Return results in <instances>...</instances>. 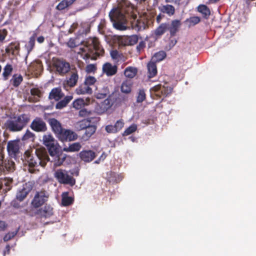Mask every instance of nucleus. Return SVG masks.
<instances>
[{
    "label": "nucleus",
    "mask_w": 256,
    "mask_h": 256,
    "mask_svg": "<svg viewBox=\"0 0 256 256\" xmlns=\"http://www.w3.org/2000/svg\"><path fill=\"white\" fill-rule=\"evenodd\" d=\"M84 100L82 98H78L74 101L73 107L76 110L81 109L85 105Z\"/></svg>",
    "instance_id": "c9c22d12"
},
{
    "label": "nucleus",
    "mask_w": 256,
    "mask_h": 256,
    "mask_svg": "<svg viewBox=\"0 0 256 256\" xmlns=\"http://www.w3.org/2000/svg\"><path fill=\"white\" fill-rule=\"evenodd\" d=\"M36 38V34L34 33L33 35L30 38L28 42L26 44V48L27 50V55L26 56L25 60L26 62V58H28V54L34 48L35 44V40Z\"/></svg>",
    "instance_id": "393cba45"
},
{
    "label": "nucleus",
    "mask_w": 256,
    "mask_h": 256,
    "mask_svg": "<svg viewBox=\"0 0 256 256\" xmlns=\"http://www.w3.org/2000/svg\"><path fill=\"white\" fill-rule=\"evenodd\" d=\"M138 72V69L135 67L129 66L124 70V76L128 78H132L135 76Z\"/></svg>",
    "instance_id": "c85d7f7f"
},
{
    "label": "nucleus",
    "mask_w": 256,
    "mask_h": 256,
    "mask_svg": "<svg viewBox=\"0 0 256 256\" xmlns=\"http://www.w3.org/2000/svg\"><path fill=\"white\" fill-rule=\"evenodd\" d=\"M106 130L108 133H116V129L114 126L108 125L106 126Z\"/></svg>",
    "instance_id": "3c124183"
},
{
    "label": "nucleus",
    "mask_w": 256,
    "mask_h": 256,
    "mask_svg": "<svg viewBox=\"0 0 256 256\" xmlns=\"http://www.w3.org/2000/svg\"><path fill=\"white\" fill-rule=\"evenodd\" d=\"M32 186L29 184H26L22 188H20L16 194V199L22 202L26 197L28 194L32 190Z\"/></svg>",
    "instance_id": "9d476101"
},
{
    "label": "nucleus",
    "mask_w": 256,
    "mask_h": 256,
    "mask_svg": "<svg viewBox=\"0 0 256 256\" xmlns=\"http://www.w3.org/2000/svg\"><path fill=\"white\" fill-rule=\"evenodd\" d=\"M96 127L94 126H88L85 129V132L82 136V138L88 140L96 132Z\"/></svg>",
    "instance_id": "a878e982"
},
{
    "label": "nucleus",
    "mask_w": 256,
    "mask_h": 256,
    "mask_svg": "<svg viewBox=\"0 0 256 256\" xmlns=\"http://www.w3.org/2000/svg\"><path fill=\"white\" fill-rule=\"evenodd\" d=\"M146 99V94L144 90H138V96L136 97L137 102L140 103L142 102Z\"/></svg>",
    "instance_id": "a19ab883"
},
{
    "label": "nucleus",
    "mask_w": 256,
    "mask_h": 256,
    "mask_svg": "<svg viewBox=\"0 0 256 256\" xmlns=\"http://www.w3.org/2000/svg\"><path fill=\"white\" fill-rule=\"evenodd\" d=\"M72 96H68L64 97V98L58 102L56 106V109H61L65 107L67 104L72 100Z\"/></svg>",
    "instance_id": "7c9ffc66"
},
{
    "label": "nucleus",
    "mask_w": 256,
    "mask_h": 256,
    "mask_svg": "<svg viewBox=\"0 0 256 256\" xmlns=\"http://www.w3.org/2000/svg\"><path fill=\"white\" fill-rule=\"evenodd\" d=\"M166 56V54L164 52L160 51L156 54L153 56L152 60L156 62H160L164 60Z\"/></svg>",
    "instance_id": "4c0bfd02"
},
{
    "label": "nucleus",
    "mask_w": 256,
    "mask_h": 256,
    "mask_svg": "<svg viewBox=\"0 0 256 256\" xmlns=\"http://www.w3.org/2000/svg\"><path fill=\"white\" fill-rule=\"evenodd\" d=\"M6 250L4 251V255L5 256L6 254L7 253V254H9V252H10V246L9 245H7L6 246Z\"/></svg>",
    "instance_id": "e2e57ef3"
},
{
    "label": "nucleus",
    "mask_w": 256,
    "mask_h": 256,
    "mask_svg": "<svg viewBox=\"0 0 256 256\" xmlns=\"http://www.w3.org/2000/svg\"><path fill=\"white\" fill-rule=\"evenodd\" d=\"M64 161V159L60 160V158H58L57 160H55L54 162V165L55 166H60Z\"/></svg>",
    "instance_id": "13d9d810"
},
{
    "label": "nucleus",
    "mask_w": 256,
    "mask_h": 256,
    "mask_svg": "<svg viewBox=\"0 0 256 256\" xmlns=\"http://www.w3.org/2000/svg\"><path fill=\"white\" fill-rule=\"evenodd\" d=\"M96 70V67L94 64H88L86 68V72L88 73L94 72Z\"/></svg>",
    "instance_id": "603ef678"
},
{
    "label": "nucleus",
    "mask_w": 256,
    "mask_h": 256,
    "mask_svg": "<svg viewBox=\"0 0 256 256\" xmlns=\"http://www.w3.org/2000/svg\"><path fill=\"white\" fill-rule=\"evenodd\" d=\"M110 56L112 59L118 60L120 56V54L116 50H113L110 52Z\"/></svg>",
    "instance_id": "09e8293b"
},
{
    "label": "nucleus",
    "mask_w": 256,
    "mask_h": 256,
    "mask_svg": "<svg viewBox=\"0 0 256 256\" xmlns=\"http://www.w3.org/2000/svg\"><path fill=\"white\" fill-rule=\"evenodd\" d=\"M188 21L191 24L195 25L200 22V18L198 16H192Z\"/></svg>",
    "instance_id": "8fccbe9b"
},
{
    "label": "nucleus",
    "mask_w": 256,
    "mask_h": 256,
    "mask_svg": "<svg viewBox=\"0 0 256 256\" xmlns=\"http://www.w3.org/2000/svg\"><path fill=\"white\" fill-rule=\"evenodd\" d=\"M181 0H166V2H172L179 4Z\"/></svg>",
    "instance_id": "680f3d73"
},
{
    "label": "nucleus",
    "mask_w": 256,
    "mask_h": 256,
    "mask_svg": "<svg viewBox=\"0 0 256 256\" xmlns=\"http://www.w3.org/2000/svg\"><path fill=\"white\" fill-rule=\"evenodd\" d=\"M28 70L30 72L40 73L42 70V65L40 61H34L32 62L28 66Z\"/></svg>",
    "instance_id": "f3484780"
},
{
    "label": "nucleus",
    "mask_w": 256,
    "mask_h": 256,
    "mask_svg": "<svg viewBox=\"0 0 256 256\" xmlns=\"http://www.w3.org/2000/svg\"><path fill=\"white\" fill-rule=\"evenodd\" d=\"M102 71L108 76H112L116 73L117 66H113L110 63L107 62L103 65Z\"/></svg>",
    "instance_id": "dca6fc26"
},
{
    "label": "nucleus",
    "mask_w": 256,
    "mask_h": 256,
    "mask_svg": "<svg viewBox=\"0 0 256 256\" xmlns=\"http://www.w3.org/2000/svg\"><path fill=\"white\" fill-rule=\"evenodd\" d=\"M69 6L64 0H62L56 6V8L58 10H63L67 7Z\"/></svg>",
    "instance_id": "de8ad7c7"
},
{
    "label": "nucleus",
    "mask_w": 256,
    "mask_h": 256,
    "mask_svg": "<svg viewBox=\"0 0 256 256\" xmlns=\"http://www.w3.org/2000/svg\"><path fill=\"white\" fill-rule=\"evenodd\" d=\"M54 176L60 184H67L71 186L76 184L75 179L69 175L68 172L66 170L58 169L55 172Z\"/></svg>",
    "instance_id": "423d86ee"
},
{
    "label": "nucleus",
    "mask_w": 256,
    "mask_h": 256,
    "mask_svg": "<svg viewBox=\"0 0 256 256\" xmlns=\"http://www.w3.org/2000/svg\"><path fill=\"white\" fill-rule=\"evenodd\" d=\"M7 35L6 30H0V42H2Z\"/></svg>",
    "instance_id": "864d4df0"
},
{
    "label": "nucleus",
    "mask_w": 256,
    "mask_h": 256,
    "mask_svg": "<svg viewBox=\"0 0 256 256\" xmlns=\"http://www.w3.org/2000/svg\"><path fill=\"white\" fill-rule=\"evenodd\" d=\"M67 45L70 48H73L76 46V44L74 40L70 38L67 42Z\"/></svg>",
    "instance_id": "6e6d98bb"
},
{
    "label": "nucleus",
    "mask_w": 256,
    "mask_h": 256,
    "mask_svg": "<svg viewBox=\"0 0 256 256\" xmlns=\"http://www.w3.org/2000/svg\"><path fill=\"white\" fill-rule=\"evenodd\" d=\"M181 26V22L180 20H174L171 22V24L170 25L168 24V30L172 36H174L178 32L180 26Z\"/></svg>",
    "instance_id": "a211bd4d"
},
{
    "label": "nucleus",
    "mask_w": 256,
    "mask_h": 256,
    "mask_svg": "<svg viewBox=\"0 0 256 256\" xmlns=\"http://www.w3.org/2000/svg\"><path fill=\"white\" fill-rule=\"evenodd\" d=\"M64 94L62 92V90L60 88H53L50 94L49 98L51 100L54 99L55 100H58L64 96Z\"/></svg>",
    "instance_id": "aec40b11"
},
{
    "label": "nucleus",
    "mask_w": 256,
    "mask_h": 256,
    "mask_svg": "<svg viewBox=\"0 0 256 256\" xmlns=\"http://www.w3.org/2000/svg\"><path fill=\"white\" fill-rule=\"evenodd\" d=\"M160 20H161V16H160V15L158 16L157 18H156V20H157L158 22H160Z\"/></svg>",
    "instance_id": "774afa93"
},
{
    "label": "nucleus",
    "mask_w": 256,
    "mask_h": 256,
    "mask_svg": "<svg viewBox=\"0 0 256 256\" xmlns=\"http://www.w3.org/2000/svg\"><path fill=\"white\" fill-rule=\"evenodd\" d=\"M158 8L162 12L166 14L169 16H172L175 12L174 8L170 4L161 6H159Z\"/></svg>",
    "instance_id": "412c9836"
},
{
    "label": "nucleus",
    "mask_w": 256,
    "mask_h": 256,
    "mask_svg": "<svg viewBox=\"0 0 256 256\" xmlns=\"http://www.w3.org/2000/svg\"><path fill=\"white\" fill-rule=\"evenodd\" d=\"M52 68L56 73L64 76L70 70V64L63 59L55 58L52 61Z\"/></svg>",
    "instance_id": "0eeeda50"
},
{
    "label": "nucleus",
    "mask_w": 256,
    "mask_h": 256,
    "mask_svg": "<svg viewBox=\"0 0 256 256\" xmlns=\"http://www.w3.org/2000/svg\"><path fill=\"white\" fill-rule=\"evenodd\" d=\"M19 144L16 140L10 141L7 144V150L9 155L14 157L19 152Z\"/></svg>",
    "instance_id": "4468645a"
},
{
    "label": "nucleus",
    "mask_w": 256,
    "mask_h": 256,
    "mask_svg": "<svg viewBox=\"0 0 256 256\" xmlns=\"http://www.w3.org/2000/svg\"><path fill=\"white\" fill-rule=\"evenodd\" d=\"M168 24H162L155 30V34L156 36H162L168 30Z\"/></svg>",
    "instance_id": "473e14b6"
},
{
    "label": "nucleus",
    "mask_w": 256,
    "mask_h": 256,
    "mask_svg": "<svg viewBox=\"0 0 256 256\" xmlns=\"http://www.w3.org/2000/svg\"><path fill=\"white\" fill-rule=\"evenodd\" d=\"M66 2V3H67V4L68 5V6H70L71 4H72L74 2H75L76 0H64Z\"/></svg>",
    "instance_id": "69168bd1"
},
{
    "label": "nucleus",
    "mask_w": 256,
    "mask_h": 256,
    "mask_svg": "<svg viewBox=\"0 0 256 256\" xmlns=\"http://www.w3.org/2000/svg\"><path fill=\"white\" fill-rule=\"evenodd\" d=\"M30 120L28 115L22 114L7 120L5 125L10 131L19 132L26 125Z\"/></svg>",
    "instance_id": "39448f33"
},
{
    "label": "nucleus",
    "mask_w": 256,
    "mask_h": 256,
    "mask_svg": "<svg viewBox=\"0 0 256 256\" xmlns=\"http://www.w3.org/2000/svg\"><path fill=\"white\" fill-rule=\"evenodd\" d=\"M88 115V112L85 109L80 110L79 116H85Z\"/></svg>",
    "instance_id": "052dcab7"
},
{
    "label": "nucleus",
    "mask_w": 256,
    "mask_h": 256,
    "mask_svg": "<svg viewBox=\"0 0 256 256\" xmlns=\"http://www.w3.org/2000/svg\"><path fill=\"white\" fill-rule=\"evenodd\" d=\"M24 156L28 164V170L30 173H35L38 170L39 166L44 167L50 158L44 148H34L31 151L25 152Z\"/></svg>",
    "instance_id": "f257e3e1"
},
{
    "label": "nucleus",
    "mask_w": 256,
    "mask_h": 256,
    "mask_svg": "<svg viewBox=\"0 0 256 256\" xmlns=\"http://www.w3.org/2000/svg\"><path fill=\"white\" fill-rule=\"evenodd\" d=\"M22 80V77L21 75L15 74L11 80V82L14 86L17 87L20 84Z\"/></svg>",
    "instance_id": "e433bc0d"
},
{
    "label": "nucleus",
    "mask_w": 256,
    "mask_h": 256,
    "mask_svg": "<svg viewBox=\"0 0 256 256\" xmlns=\"http://www.w3.org/2000/svg\"><path fill=\"white\" fill-rule=\"evenodd\" d=\"M42 141L47 147L50 155L54 156L57 153L58 144L54 137L50 134H46L43 136Z\"/></svg>",
    "instance_id": "6e6552de"
},
{
    "label": "nucleus",
    "mask_w": 256,
    "mask_h": 256,
    "mask_svg": "<svg viewBox=\"0 0 256 256\" xmlns=\"http://www.w3.org/2000/svg\"><path fill=\"white\" fill-rule=\"evenodd\" d=\"M8 227V224L6 222L0 220V231H4Z\"/></svg>",
    "instance_id": "5fc2aeb1"
},
{
    "label": "nucleus",
    "mask_w": 256,
    "mask_h": 256,
    "mask_svg": "<svg viewBox=\"0 0 256 256\" xmlns=\"http://www.w3.org/2000/svg\"><path fill=\"white\" fill-rule=\"evenodd\" d=\"M75 92L77 94H92V88L86 85L84 82L78 87Z\"/></svg>",
    "instance_id": "6ab92c4d"
},
{
    "label": "nucleus",
    "mask_w": 256,
    "mask_h": 256,
    "mask_svg": "<svg viewBox=\"0 0 256 256\" xmlns=\"http://www.w3.org/2000/svg\"><path fill=\"white\" fill-rule=\"evenodd\" d=\"M96 79L92 76H87L86 77L84 82L89 87L94 85L96 82Z\"/></svg>",
    "instance_id": "ea45409f"
},
{
    "label": "nucleus",
    "mask_w": 256,
    "mask_h": 256,
    "mask_svg": "<svg viewBox=\"0 0 256 256\" xmlns=\"http://www.w3.org/2000/svg\"><path fill=\"white\" fill-rule=\"evenodd\" d=\"M125 44L132 46L138 42V36L132 35L125 38Z\"/></svg>",
    "instance_id": "f704fd0d"
},
{
    "label": "nucleus",
    "mask_w": 256,
    "mask_h": 256,
    "mask_svg": "<svg viewBox=\"0 0 256 256\" xmlns=\"http://www.w3.org/2000/svg\"><path fill=\"white\" fill-rule=\"evenodd\" d=\"M34 135L29 130H27L22 138V140H33L34 139Z\"/></svg>",
    "instance_id": "37998d69"
},
{
    "label": "nucleus",
    "mask_w": 256,
    "mask_h": 256,
    "mask_svg": "<svg viewBox=\"0 0 256 256\" xmlns=\"http://www.w3.org/2000/svg\"><path fill=\"white\" fill-rule=\"evenodd\" d=\"M96 92H95V96L98 99H102L105 98L109 94L110 91L107 85L102 86L98 84L96 87Z\"/></svg>",
    "instance_id": "f8f14e48"
},
{
    "label": "nucleus",
    "mask_w": 256,
    "mask_h": 256,
    "mask_svg": "<svg viewBox=\"0 0 256 256\" xmlns=\"http://www.w3.org/2000/svg\"><path fill=\"white\" fill-rule=\"evenodd\" d=\"M137 129V126L136 124H132L124 132V135L128 136L134 132Z\"/></svg>",
    "instance_id": "79ce46f5"
},
{
    "label": "nucleus",
    "mask_w": 256,
    "mask_h": 256,
    "mask_svg": "<svg viewBox=\"0 0 256 256\" xmlns=\"http://www.w3.org/2000/svg\"><path fill=\"white\" fill-rule=\"evenodd\" d=\"M197 9L198 11L202 14L205 17L210 15V10L206 5L200 4L198 6Z\"/></svg>",
    "instance_id": "72a5a7b5"
},
{
    "label": "nucleus",
    "mask_w": 256,
    "mask_h": 256,
    "mask_svg": "<svg viewBox=\"0 0 256 256\" xmlns=\"http://www.w3.org/2000/svg\"><path fill=\"white\" fill-rule=\"evenodd\" d=\"M30 128L34 130L40 132H44L46 130V124L40 118H36L32 122Z\"/></svg>",
    "instance_id": "9b49d317"
},
{
    "label": "nucleus",
    "mask_w": 256,
    "mask_h": 256,
    "mask_svg": "<svg viewBox=\"0 0 256 256\" xmlns=\"http://www.w3.org/2000/svg\"><path fill=\"white\" fill-rule=\"evenodd\" d=\"M94 52L96 53L102 52L103 50H101L99 42L97 38H90L86 41L84 44L80 48V51L78 52L80 54L81 57L84 60H88L91 57V54Z\"/></svg>",
    "instance_id": "20e7f679"
},
{
    "label": "nucleus",
    "mask_w": 256,
    "mask_h": 256,
    "mask_svg": "<svg viewBox=\"0 0 256 256\" xmlns=\"http://www.w3.org/2000/svg\"><path fill=\"white\" fill-rule=\"evenodd\" d=\"M132 82L131 80L124 81L121 85L120 90L122 92L128 94L131 92Z\"/></svg>",
    "instance_id": "b1692460"
},
{
    "label": "nucleus",
    "mask_w": 256,
    "mask_h": 256,
    "mask_svg": "<svg viewBox=\"0 0 256 256\" xmlns=\"http://www.w3.org/2000/svg\"><path fill=\"white\" fill-rule=\"evenodd\" d=\"M82 146L79 142H74L70 144L68 147L64 148V151L66 152H76L80 150Z\"/></svg>",
    "instance_id": "cd10ccee"
},
{
    "label": "nucleus",
    "mask_w": 256,
    "mask_h": 256,
    "mask_svg": "<svg viewBox=\"0 0 256 256\" xmlns=\"http://www.w3.org/2000/svg\"><path fill=\"white\" fill-rule=\"evenodd\" d=\"M13 70V67L10 64H6L4 68V72H2V76L4 80H7L11 74Z\"/></svg>",
    "instance_id": "2f4dec72"
},
{
    "label": "nucleus",
    "mask_w": 256,
    "mask_h": 256,
    "mask_svg": "<svg viewBox=\"0 0 256 256\" xmlns=\"http://www.w3.org/2000/svg\"><path fill=\"white\" fill-rule=\"evenodd\" d=\"M144 46H145V43L144 42H141L139 43L138 45L137 46L136 48L138 51H140Z\"/></svg>",
    "instance_id": "bf43d9fd"
},
{
    "label": "nucleus",
    "mask_w": 256,
    "mask_h": 256,
    "mask_svg": "<svg viewBox=\"0 0 256 256\" xmlns=\"http://www.w3.org/2000/svg\"><path fill=\"white\" fill-rule=\"evenodd\" d=\"M220 0H209V4H214L218 2Z\"/></svg>",
    "instance_id": "338daca9"
},
{
    "label": "nucleus",
    "mask_w": 256,
    "mask_h": 256,
    "mask_svg": "<svg viewBox=\"0 0 256 256\" xmlns=\"http://www.w3.org/2000/svg\"><path fill=\"white\" fill-rule=\"evenodd\" d=\"M129 9L127 2L120 0L117 6L110 12V18L115 28L120 30H126L127 28L126 14Z\"/></svg>",
    "instance_id": "f03ea898"
},
{
    "label": "nucleus",
    "mask_w": 256,
    "mask_h": 256,
    "mask_svg": "<svg viewBox=\"0 0 256 256\" xmlns=\"http://www.w3.org/2000/svg\"><path fill=\"white\" fill-rule=\"evenodd\" d=\"M152 90L156 92H160L164 95H167L171 92L172 89L170 88H166L164 86L162 85H157L152 88Z\"/></svg>",
    "instance_id": "c756f323"
},
{
    "label": "nucleus",
    "mask_w": 256,
    "mask_h": 256,
    "mask_svg": "<svg viewBox=\"0 0 256 256\" xmlns=\"http://www.w3.org/2000/svg\"><path fill=\"white\" fill-rule=\"evenodd\" d=\"M18 231V229L14 232H8L4 236V242H8L9 240H11L16 235Z\"/></svg>",
    "instance_id": "c03bdc74"
},
{
    "label": "nucleus",
    "mask_w": 256,
    "mask_h": 256,
    "mask_svg": "<svg viewBox=\"0 0 256 256\" xmlns=\"http://www.w3.org/2000/svg\"><path fill=\"white\" fill-rule=\"evenodd\" d=\"M48 122L58 138L62 141H72L77 138L76 134L70 130L62 128L61 124L55 118H50Z\"/></svg>",
    "instance_id": "7ed1b4c3"
},
{
    "label": "nucleus",
    "mask_w": 256,
    "mask_h": 256,
    "mask_svg": "<svg viewBox=\"0 0 256 256\" xmlns=\"http://www.w3.org/2000/svg\"><path fill=\"white\" fill-rule=\"evenodd\" d=\"M148 76L149 78H153L157 74L156 66L154 62H150L147 64Z\"/></svg>",
    "instance_id": "5701e85b"
},
{
    "label": "nucleus",
    "mask_w": 256,
    "mask_h": 256,
    "mask_svg": "<svg viewBox=\"0 0 256 256\" xmlns=\"http://www.w3.org/2000/svg\"><path fill=\"white\" fill-rule=\"evenodd\" d=\"M48 196L44 192H37L31 202V205L34 208L42 206L46 200Z\"/></svg>",
    "instance_id": "1a4fd4ad"
},
{
    "label": "nucleus",
    "mask_w": 256,
    "mask_h": 256,
    "mask_svg": "<svg viewBox=\"0 0 256 256\" xmlns=\"http://www.w3.org/2000/svg\"><path fill=\"white\" fill-rule=\"evenodd\" d=\"M30 92L32 94L33 96H40V91L36 88L32 89Z\"/></svg>",
    "instance_id": "4d7b16f0"
},
{
    "label": "nucleus",
    "mask_w": 256,
    "mask_h": 256,
    "mask_svg": "<svg viewBox=\"0 0 256 256\" xmlns=\"http://www.w3.org/2000/svg\"><path fill=\"white\" fill-rule=\"evenodd\" d=\"M78 76L76 72H72L70 77L67 80V84L70 87L75 86L78 82Z\"/></svg>",
    "instance_id": "bb28decb"
},
{
    "label": "nucleus",
    "mask_w": 256,
    "mask_h": 256,
    "mask_svg": "<svg viewBox=\"0 0 256 256\" xmlns=\"http://www.w3.org/2000/svg\"><path fill=\"white\" fill-rule=\"evenodd\" d=\"M90 125V122L86 120H82L76 124V128L79 130L86 129Z\"/></svg>",
    "instance_id": "58836bf2"
},
{
    "label": "nucleus",
    "mask_w": 256,
    "mask_h": 256,
    "mask_svg": "<svg viewBox=\"0 0 256 256\" xmlns=\"http://www.w3.org/2000/svg\"><path fill=\"white\" fill-rule=\"evenodd\" d=\"M73 200L71 197L64 196L62 198V204L64 206L70 204L72 202Z\"/></svg>",
    "instance_id": "a18cd8bd"
},
{
    "label": "nucleus",
    "mask_w": 256,
    "mask_h": 256,
    "mask_svg": "<svg viewBox=\"0 0 256 256\" xmlns=\"http://www.w3.org/2000/svg\"><path fill=\"white\" fill-rule=\"evenodd\" d=\"M80 158L85 162H90L96 157L94 152L92 150H82L80 153Z\"/></svg>",
    "instance_id": "2eb2a0df"
},
{
    "label": "nucleus",
    "mask_w": 256,
    "mask_h": 256,
    "mask_svg": "<svg viewBox=\"0 0 256 256\" xmlns=\"http://www.w3.org/2000/svg\"><path fill=\"white\" fill-rule=\"evenodd\" d=\"M44 37L42 36H39L38 38H37V40L38 42H39V43H42L44 42Z\"/></svg>",
    "instance_id": "0e129e2a"
},
{
    "label": "nucleus",
    "mask_w": 256,
    "mask_h": 256,
    "mask_svg": "<svg viewBox=\"0 0 256 256\" xmlns=\"http://www.w3.org/2000/svg\"><path fill=\"white\" fill-rule=\"evenodd\" d=\"M52 214V208L50 206L46 205L38 210V214L44 218L49 217Z\"/></svg>",
    "instance_id": "4be33fe9"
},
{
    "label": "nucleus",
    "mask_w": 256,
    "mask_h": 256,
    "mask_svg": "<svg viewBox=\"0 0 256 256\" xmlns=\"http://www.w3.org/2000/svg\"><path fill=\"white\" fill-rule=\"evenodd\" d=\"M124 122L122 120H118L114 125L116 132H118L120 130L124 127Z\"/></svg>",
    "instance_id": "49530a36"
},
{
    "label": "nucleus",
    "mask_w": 256,
    "mask_h": 256,
    "mask_svg": "<svg viewBox=\"0 0 256 256\" xmlns=\"http://www.w3.org/2000/svg\"><path fill=\"white\" fill-rule=\"evenodd\" d=\"M112 106L110 101L108 98H106L100 104H98L95 108L96 112L99 114L105 112Z\"/></svg>",
    "instance_id": "ddd939ff"
}]
</instances>
